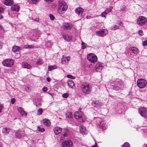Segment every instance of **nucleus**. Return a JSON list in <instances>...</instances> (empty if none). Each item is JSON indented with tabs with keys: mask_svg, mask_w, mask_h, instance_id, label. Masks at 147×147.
I'll use <instances>...</instances> for the list:
<instances>
[{
	"mask_svg": "<svg viewBox=\"0 0 147 147\" xmlns=\"http://www.w3.org/2000/svg\"><path fill=\"white\" fill-rule=\"evenodd\" d=\"M42 90L43 91H44V92H46L47 91V87H44L42 88Z\"/></svg>",
	"mask_w": 147,
	"mask_h": 147,
	"instance_id": "52",
	"label": "nucleus"
},
{
	"mask_svg": "<svg viewBox=\"0 0 147 147\" xmlns=\"http://www.w3.org/2000/svg\"><path fill=\"white\" fill-rule=\"evenodd\" d=\"M98 126L103 130H104L106 129L107 125L106 123L104 121H103V120H102Z\"/></svg>",
	"mask_w": 147,
	"mask_h": 147,
	"instance_id": "17",
	"label": "nucleus"
},
{
	"mask_svg": "<svg viewBox=\"0 0 147 147\" xmlns=\"http://www.w3.org/2000/svg\"><path fill=\"white\" fill-rule=\"evenodd\" d=\"M13 3L12 0H5L4 3L7 5H12Z\"/></svg>",
	"mask_w": 147,
	"mask_h": 147,
	"instance_id": "29",
	"label": "nucleus"
},
{
	"mask_svg": "<svg viewBox=\"0 0 147 147\" xmlns=\"http://www.w3.org/2000/svg\"><path fill=\"white\" fill-rule=\"evenodd\" d=\"M108 32L106 29H102L96 32V34L97 36H104L107 34Z\"/></svg>",
	"mask_w": 147,
	"mask_h": 147,
	"instance_id": "9",
	"label": "nucleus"
},
{
	"mask_svg": "<svg viewBox=\"0 0 147 147\" xmlns=\"http://www.w3.org/2000/svg\"><path fill=\"white\" fill-rule=\"evenodd\" d=\"M33 4H35L36 3L39 1V0H31Z\"/></svg>",
	"mask_w": 147,
	"mask_h": 147,
	"instance_id": "47",
	"label": "nucleus"
},
{
	"mask_svg": "<svg viewBox=\"0 0 147 147\" xmlns=\"http://www.w3.org/2000/svg\"><path fill=\"white\" fill-rule=\"evenodd\" d=\"M67 77L68 78H70L71 79H74L75 78V76H73L71 75H67Z\"/></svg>",
	"mask_w": 147,
	"mask_h": 147,
	"instance_id": "42",
	"label": "nucleus"
},
{
	"mask_svg": "<svg viewBox=\"0 0 147 147\" xmlns=\"http://www.w3.org/2000/svg\"><path fill=\"white\" fill-rule=\"evenodd\" d=\"M73 27L72 25L70 23L65 24L63 26V28L65 30H70Z\"/></svg>",
	"mask_w": 147,
	"mask_h": 147,
	"instance_id": "18",
	"label": "nucleus"
},
{
	"mask_svg": "<svg viewBox=\"0 0 147 147\" xmlns=\"http://www.w3.org/2000/svg\"><path fill=\"white\" fill-rule=\"evenodd\" d=\"M2 29V27L0 25V30H1Z\"/></svg>",
	"mask_w": 147,
	"mask_h": 147,
	"instance_id": "63",
	"label": "nucleus"
},
{
	"mask_svg": "<svg viewBox=\"0 0 147 147\" xmlns=\"http://www.w3.org/2000/svg\"><path fill=\"white\" fill-rule=\"evenodd\" d=\"M20 7L18 4H16L12 5L11 6V9L13 11H19Z\"/></svg>",
	"mask_w": 147,
	"mask_h": 147,
	"instance_id": "20",
	"label": "nucleus"
},
{
	"mask_svg": "<svg viewBox=\"0 0 147 147\" xmlns=\"http://www.w3.org/2000/svg\"><path fill=\"white\" fill-rule=\"evenodd\" d=\"M18 110L21 115H24L25 116L27 115V113L20 107H19L18 108Z\"/></svg>",
	"mask_w": 147,
	"mask_h": 147,
	"instance_id": "25",
	"label": "nucleus"
},
{
	"mask_svg": "<svg viewBox=\"0 0 147 147\" xmlns=\"http://www.w3.org/2000/svg\"><path fill=\"white\" fill-rule=\"evenodd\" d=\"M138 113L140 115L146 119L147 118V109L145 107H141L138 109Z\"/></svg>",
	"mask_w": 147,
	"mask_h": 147,
	"instance_id": "8",
	"label": "nucleus"
},
{
	"mask_svg": "<svg viewBox=\"0 0 147 147\" xmlns=\"http://www.w3.org/2000/svg\"><path fill=\"white\" fill-rule=\"evenodd\" d=\"M115 84L113 86V88L115 90H121L124 87V84L122 81L119 80L118 81H115L114 82Z\"/></svg>",
	"mask_w": 147,
	"mask_h": 147,
	"instance_id": "3",
	"label": "nucleus"
},
{
	"mask_svg": "<svg viewBox=\"0 0 147 147\" xmlns=\"http://www.w3.org/2000/svg\"><path fill=\"white\" fill-rule=\"evenodd\" d=\"M73 145L72 142L69 140L64 142L62 143V147H71Z\"/></svg>",
	"mask_w": 147,
	"mask_h": 147,
	"instance_id": "13",
	"label": "nucleus"
},
{
	"mask_svg": "<svg viewBox=\"0 0 147 147\" xmlns=\"http://www.w3.org/2000/svg\"><path fill=\"white\" fill-rule=\"evenodd\" d=\"M88 59L92 63H94L97 61L96 56L93 53H90L87 56Z\"/></svg>",
	"mask_w": 147,
	"mask_h": 147,
	"instance_id": "7",
	"label": "nucleus"
},
{
	"mask_svg": "<svg viewBox=\"0 0 147 147\" xmlns=\"http://www.w3.org/2000/svg\"><path fill=\"white\" fill-rule=\"evenodd\" d=\"M21 49L19 46H15L12 47V50L14 53H17L20 52Z\"/></svg>",
	"mask_w": 147,
	"mask_h": 147,
	"instance_id": "19",
	"label": "nucleus"
},
{
	"mask_svg": "<svg viewBox=\"0 0 147 147\" xmlns=\"http://www.w3.org/2000/svg\"><path fill=\"white\" fill-rule=\"evenodd\" d=\"M119 28V26H117V25H114L113 27H112V29L113 30H116L118 29Z\"/></svg>",
	"mask_w": 147,
	"mask_h": 147,
	"instance_id": "43",
	"label": "nucleus"
},
{
	"mask_svg": "<svg viewBox=\"0 0 147 147\" xmlns=\"http://www.w3.org/2000/svg\"><path fill=\"white\" fill-rule=\"evenodd\" d=\"M138 34L140 36H142L143 35V32L142 30H139L138 32Z\"/></svg>",
	"mask_w": 147,
	"mask_h": 147,
	"instance_id": "46",
	"label": "nucleus"
},
{
	"mask_svg": "<svg viewBox=\"0 0 147 147\" xmlns=\"http://www.w3.org/2000/svg\"><path fill=\"white\" fill-rule=\"evenodd\" d=\"M97 146V144L96 143V142H95V144L94 145L92 146V147H96Z\"/></svg>",
	"mask_w": 147,
	"mask_h": 147,
	"instance_id": "55",
	"label": "nucleus"
},
{
	"mask_svg": "<svg viewBox=\"0 0 147 147\" xmlns=\"http://www.w3.org/2000/svg\"><path fill=\"white\" fill-rule=\"evenodd\" d=\"M57 68V67L55 65H49L48 67V70L49 71L52 70Z\"/></svg>",
	"mask_w": 147,
	"mask_h": 147,
	"instance_id": "32",
	"label": "nucleus"
},
{
	"mask_svg": "<svg viewBox=\"0 0 147 147\" xmlns=\"http://www.w3.org/2000/svg\"><path fill=\"white\" fill-rule=\"evenodd\" d=\"M107 13H107V11H106L105 10L101 14V16L102 17H104L105 18V15L107 14Z\"/></svg>",
	"mask_w": 147,
	"mask_h": 147,
	"instance_id": "44",
	"label": "nucleus"
},
{
	"mask_svg": "<svg viewBox=\"0 0 147 147\" xmlns=\"http://www.w3.org/2000/svg\"><path fill=\"white\" fill-rule=\"evenodd\" d=\"M22 65L23 67L28 69H30L31 68L30 65L26 62H23L22 63Z\"/></svg>",
	"mask_w": 147,
	"mask_h": 147,
	"instance_id": "22",
	"label": "nucleus"
},
{
	"mask_svg": "<svg viewBox=\"0 0 147 147\" xmlns=\"http://www.w3.org/2000/svg\"><path fill=\"white\" fill-rule=\"evenodd\" d=\"M15 101V99L14 98H12L11 100V102L12 104H13L14 103Z\"/></svg>",
	"mask_w": 147,
	"mask_h": 147,
	"instance_id": "51",
	"label": "nucleus"
},
{
	"mask_svg": "<svg viewBox=\"0 0 147 147\" xmlns=\"http://www.w3.org/2000/svg\"><path fill=\"white\" fill-rule=\"evenodd\" d=\"M66 117L69 118H71L72 117L71 113L70 112H67L66 114Z\"/></svg>",
	"mask_w": 147,
	"mask_h": 147,
	"instance_id": "37",
	"label": "nucleus"
},
{
	"mask_svg": "<svg viewBox=\"0 0 147 147\" xmlns=\"http://www.w3.org/2000/svg\"><path fill=\"white\" fill-rule=\"evenodd\" d=\"M3 16L2 15L0 14V20H1L3 19Z\"/></svg>",
	"mask_w": 147,
	"mask_h": 147,
	"instance_id": "60",
	"label": "nucleus"
},
{
	"mask_svg": "<svg viewBox=\"0 0 147 147\" xmlns=\"http://www.w3.org/2000/svg\"><path fill=\"white\" fill-rule=\"evenodd\" d=\"M14 63L13 60L11 59H6L2 62V64L4 66L8 67L13 66Z\"/></svg>",
	"mask_w": 147,
	"mask_h": 147,
	"instance_id": "5",
	"label": "nucleus"
},
{
	"mask_svg": "<svg viewBox=\"0 0 147 147\" xmlns=\"http://www.w3.org/2000/svg\"><path fill=\"white\" fill-rule=\"evenodd\" d=\"M143 45L144 46H146L147 45V40H145L144 41L143 43Z\"/></svg>",
	"mask_w": 147,
	"mask_h": 147,
	"instance_id": "50",
	"label": "nucleus"
},
{
	"mask_svg": "<svg viewBox=\"0 0 147 147\" xmlns=\"http://www.w3.org/2000/svg\"><path fill=\"white\" fill-rule=\"evenodd\" d=\"M47 82H50L51 81V80L49 77H48L47 78Z\"/></svg>",
	"mask_w": 147,
	"mask_h": 147,
	"instance_id": "53",
	"label": "nucleus"
},
{
	"mask_svg": "<svg viewBox=\"0 0 147 147\" xmlns=\"http://www.w3.org/2000/svg\"><path fill=\"white\" fill-rule=\"evenodd\" d=\"M106 11H107V13H108L109 12H110L111 11V10L110 9H107L106 10Z\"/></svg>",
	"mask_w": 147,
	"mask_h": 147,
	"instance_id": "54",
	"label": "nucleus"
},
{
	"mask_svg": "<svg viewBox=\"0 0 147 147\" xmlns=\"http://www.w3.org/2000/svg\"><path fill=\"white\" fill-rule=\"evenodd\" d=\"M67 84L69 87L71 88H73L75 87V83L72 80H68L67 82Z\"/></svg>",
	"mask_w": 147,
	"mask_h": 147,
	"instance_id": "27",
	"label": "nucleus"
},
{
	"mask_svg": "<svg viewBox=\"0 0 147 147\" xmlns=\"http://www.w3.org/2000/svg\"><path fill=\"white\" fill-rule=\"evenodd\" d=\"M102 120L99 117L94 118L93 121L95 124L98 125Z\"/></svg>",
	"mask_w": 147,
	"mask_h": 147,
	"instance_id": "23",
	"label": "nucleus"
},
{
	"mask_svg": "<svg viewBox=\"0 0 147 147\" xmlns=\"http://www.w3.org/2000/svg\"><path fill=\"white\" fill-rule=\"evenodd\" d=\"M147 84L146 81L143 79H139L137 81V86L140 88H144Z\"/></svg>",
	"mask_w": 147,
	"mask_h": 147,
	"instance_id": "6",
	"label": "nucleus"
},
{
	"mask_svg": "<svg viewBox=\"0 0 147 147\" xmlns=\"http://www.w3.org/2000/svg\"><path fill=\"white\" fill-rule=\"evenodd\" d=\"M53 130L55 134L56 135H57L62 131V128L57 126L54 128Z\"/></svg>",
	"mask_w": 147,
	"mask_h": 147,
	"instance_id": "21",
	"label": "nucleus"
},
{
	"mask_svg": "<svg viewBox=\"0 0 147 147\" xmlns=\"http://www.w3.org/2000/svg\"><path fill=\"white\" fill-rule=\"evenodd\" d=\"M93 105L95 107H99L101 106L102 104L99 101H96L94 102Z\"/></svg>",
	"mask_w": 147,
	"mask_h": 147,
	"instance_id": "31",
	"label": "nucleus"
},
{
	"mask_svg": "<svg viewBox=\"0 0 147 147\" xmlns=\"http://www.w3.org/2000/svg\"><path fill=\"white\" fill-rule=\"evenodd\" d=\"M34 104L35 105L36 107L40 106L41 105L40 100L38 99H35Z\"/></svg>",
	"mask_w": 147,
	"mask_h": 147,
	"instance_id": "30",
	"label": "nucleus"
},
{
	"mask_svg": "<svg viewBox=\"0 0 147 147\" xmlns=\"http://www.w3.org/2000/svg\"><path fill=\"white\" fill-rule=\"evenodd\" d=\"M64 39L67 41L70 40L71 38V37L67 35H63Z\"/></svg>",
	"mask_w": 147,
	"mask_h": 147,
	"instance_id": "33",
	"label": "nucleus"
},
{
	"mask_svg": "<svg viewBox=\"0 0 147 147\" xmlns=\"http://www.w3.org/2000/svg\"><path fill=\"white\" fill-rule=\"evenodd\" d=\"M34 46L32 45H25L24 46L23 48L25 49L27 48L32 49L34 48Z\"/></svg>",
	"mask_w": 147,
	"mask_h": 147,
	"instance_id": "35",
	"label": "nucleus"
},
{
	"mask_svg": "<svg viewBox=\"0 0 147 147\" xmlns=\"http://www.w3.org/2000/svg\"><path fill=\"white\" fill-rule=\"evenodd\" d=\"M83 113L81 111H76L74 113V117L76 119L81 118L82 117Z\"/></svg>",
	"mask_w": 147,
	"mask_h": 147,
	"instance_id": "16",
	"label": "nucleus"
},
{
	"mask_svg": "<svg viewBox=\"0 0 147 147\" xmlns=\"http://www.w3.org/2000/svg\"><path fill=\"white\" fill-rule=\"evenodd\" d=\"M68 96L69 94L68 93H65L63 94L62 95V97L63 98H66L68 97Z\"/></svg>",
	"mask_w": 147,
	"mask_h": 147,
	"instance_id": "45",
	"label": "nucleus"
},
{
	"mask_svg": "<svg viewBox=\"0 0 147 147\" xmlns=\"http://www.w3.org/2000/svg\"><path fill=\"white\" fill-rule=\"evenodd\" d=\"M147 21L146 18L143 16H140L138 17L137 22L139 26H142L146 23Z\"/></svg>",
	"mask_w": 147,
	"mask_h": 147,
	"instance_id": "4",
	"label": "nucleus"
},
{
	"mask_svg": "<svg viewBox=\"0 0 147 147\" xmlns=\"http://www.w3.org/2000/svg\"><path fill=\"white\" fill-rule=\"evenodd\" d=\"M43 112V110L42 109H39L38 110L37 115H40Z\"/></svg>",
	"mask_w": 147,
	"mask_h": 147,
	"instance_id": "40",
	"label": "nucleus"
},
{
	"mask_svg": "<svg viewBox=\"0 0 147 147\" xmlns=\"http://www.w3.org/2000/svg\"><path fill=\"white\" fill-rule=\"evenodd\" d=\"M50 18L51 20H54L55 17L52 14H50L49 15Z\"/></svg>",
	"mask_w": 147,
	"mask_h": 147,
	"instance_id": "49",
	"label": "nucleus"
},
{
	"mask_svg": "<svg viewBox=\"0 0 147 147\" xmlns=\"http://www.w3.org/2000/svg\"><path fill=\"white\" fill-rule=\"evenodd\" d=\"M10 131V129L9 128L6 127H3L2 129V133L4 134H8Z\"/></svg>",
	"mask_w": 147,
	"mask_h": 147,
	"instance_id": "28",
	"label": "nucleus"
},
{
	"mask_svg": "<svg viewBox=\"0 0 147 147\" xmlns=\"http://www.w3.org/2000/svg\"><path fill=\"white\" fill-rule=\"evenodd\" d=\"M39 20L38 19L36 18V19H35L34 20V21L36 22H38L39 21Z\"/></svg>",
	"mask_w": 147,
	"mask_h": 147,
	"instance_id": "59",
	"label": "nucleus"
},
{
	"mask_svg": "<svg viewBox=\"0 0 147 147\" xmlns=\"http://www.w3.org/2000/svg\"><path fill=\"white\" fill-rule=\"evenodd\" d=\"M37 129L38 131H40L41 132H43L45 131V129L44 128H41L39 126H38L37 127Z\"/></svg>",
	"mask_w": 147,
	"mask_h": 147,
	"instance_id": "38",
	"label": "nucleus"
},
{
	"mask_svg": "<svg viewBox=\"0 0 147 147\" xmlns=\"http://www.w3.org/2000/svg\"><path fill=\"white\" fill-rule=\"evenodd\" d=\"M83 11L84 9L80 7H78L75 10L76 13L80 17L82 16Z\"/></svg>",
	"mask_w": 147,
	"mask_h": 147,
	"instance_id": "14",
	"label": "nucleus"
},
{
	"mask_svg": "<svg viewBox=\"0 0 147 147\" xmlns=\"http://www.w3.org/2000/svg\"><path fill=\"white\" fill-rule=\"evenodd\" d=\"M119 24V25L120 26H121L122 25V23L121 22H119V23H118Z\"/></svg>",
	"mask_w": 147,
	"mask_h": 147,
	"instance_id": "61",
	"label": "nucleus"
},
{
	"mask_svg": "<svg viewBox=\"0 0 147 147\" xmlns=\"http://www.w3.org/2000/svg\"><path fill=\"white\" fill-rule=\"evenodd\" d=\"M113 7L112 6H111L110 7L109 9L111 10V11L112 9H113Z\"/></svg>",
	"mask_w": 147,
	"mask_h": 147,
	"instance_id": "62",
	"label": "nucleus"
},
{
	"mask_svg": "<svg viewBox=\"0 0 147 147\" xmlns=\"http://www.w3.org/2000/svg\"><path fill=\"white\" fill-rule=\"evenodd\" d=\"M70 59V56H65L63 55L61 59V63L63 64H66L69 62Z\"/></svg>",
	"mask_w": 147,
	"mask_h": 147,
	"instance_id": "12",
	"label": "nucleus"
},
{
	"mask_svg": "<svg viewBox=\"0 0 147 147\" xmlns=\"http://www.w3.org/2000/svg\"><path fill=\"white\" fill-rule=\"evenodd\" d=\"M45 1L47 2H52L53 1V0H45Z\"/></svg>",
	"mask_w": 147,
	"mask_h": 147,
	"instance_id": "58",
	"label": "nucleus"
},
{
	"mask_svg": "<svg viewBox=\"0 0 147 147\" xmlns=\"http://www.w3.org/2000/svg\"><path fill=\"white\" fill-rule=\"evenodd\" d=\"M43 63V61L41 59H38L37 60V61L36 62V64L37 65H40Z\"/></svg>",
	"mask_w": 147,
	"mask_h": 147,
	"instance_id": "36",
	"label": "nucleus"
},
{
	"mask_svg": "<svg viewBox=\"0 0 147 147\" xmlns=\"http://www.w3.org/2000/svg\"><path fill=\"white\" fill-rule=\"evenodd\" d=\"M82 49H85L86 47V45L82 41Z\"/></svg>",
	"mask_w": 147,
	"mask_h": 147,
	"instance_id": "39",
	"label": "nucleus"
},
{
	"mask_svg": "<svg viewBox=\"0 0 147 147\" xmlns=\"http://www.w3.org/2000/svg\"><path fill=\"white\" fill-rule=\"evenodd\" d=\"M131 50L135 54H137L139 52V51L138 49L135 47H131Z\"/></svg>",
	"mask_w": 147,
	"mask_h": 147,
	"instance_id": "26",
	"label": "nucleus"
},
{
	"mask_svg": "<svg viewBox=\"0 0 147 147\" xmlns=\"http://www.w3.org/2000/svg\"><path fill=\"white\" fill-rule=\"evenodd\" d=\"M2 147L1 143V142H0V147Z\"/></svg>",
	"mask_w": 147,
	"mask_h": 147,
	"instance_id": "64",
	"label": "nucleus"
},
{
	"mask_svg": "<svg viewBox=\"0 0 147 147\" xmlns=\"http://www.w3.org/2000/svg\"><path fill=\"white\" fill-rule=\"evenodd\" d=\"M130 145L128 143L125 142L122 146V147H128Z\"/></svg>",
	"mask_w": 147,
	"mask_h": 147,
	"instance_id": "41",
	"label": "nucleus"
},
{
	"mask_svg": "<svg viewBox=\"0 0 147 147\" xmlns=\"http://www.w3.org/2000/svg\"><path fill=\"white\" fill-rule=\"evenodd\" d=\"M63 134L61 137L60 138L61 141L65 140V138H67L69 134L68 130L66 128H64L63 129Z\"/></svg>",
	"mask_w": 147,
	"mask_h": 147,
	"instance_id": "11",
	"label": "nucleus"
},
{
	"mask_svg": "<svg viewBox=\"0 0 147 147\" xmlns=\"http://www.w3.org/2000/svg\"><path fill=\"white\" fill-rule=\"evenodd\" d=\"M80 87L82 92L86 94H90L92 90L91 86L87 83L83 84L81 85Z\"/></svg>",
	"mask_w": 147,
	"mask_h": 147,
	"instance_id": "1",
	"label": "nucleus"
},
{
	"mask_svg": "<svg viewBox=\"0 0 147 147\" xmlns=\"http://www.w3.org/2000/svg\"><path fill=\"white\" fill-rule=\"evenodd\" d=\"M3 107L1 105H0V112H1V110L3 108Z\"/></svg>",
	"mask_w": 147,
	"mask_h": 147,
	"instance_id": "57",
	"label": "nucleus"
},
{
	"mask_svg": "<svg viewBox=\"0 0 147 147\" xmlns=\"http://www.w3.org/2000/svg\"><path fill=\"white\" fill-rule=\"evenodd\" d=\"M80 132L82 134H86L88 133L86 127L83 125H81L80 126Z\"/></svg>",
	"mask_w": 147,
	"mask_h": 147,
	"instance_id": "15",
	"label": "nucleus"
},
{
	"mask_svg": "<svg viewBox=\"0 0 147 147\" xmlns=\"http://www.w3.org/2000/svg\"><path fill=\"white\" fill-rule=\"evenodd\" d=\"M2 47V43L1 42H0V49H1Z\"/></svg>",
	"mask_w": 147,
	"mask_h": 147,
	"instance_id": "56",
	"label": "nucleus"
},
{
	"mask_svg": "<svg viewBox=\"0 0 147 147\" xmlns=\"http://www.w3.org/2000/svg\"><path fill=\"white\" fill-rule=\"evenodd\" d=\"M15 136L17 138H20L23 136V134L20 130H18L16 132Z\"/></svg>",
	"mask_w": 147,
	"mask_h": 147,
	"instance_id": "24",
	"label": "nucleus"
},
{
	"mask_svg": "<svg viewBox=\"0 0 147 147\" xmlns=\"http://www.w3.org/2000/svg\"><path fill=\"white\" fill-rule=\"evenodd\" d=\"M104 67V64L102 63H97L95 66L94 70L97 72H100Z\"/></svg>",
	"mask_w": 147,
	"mask_h": 147,
	"instance_id": "10",
	"label": "nucleus"
},
{
	"mask_svg": "<svg viewBox=\"0 0 147 147\" xmlns=\"http://www.w3.org/2000/svg\"><path fill=\"white\" fill-rule=\"evenodd\" d=\"M4 10V8L2 7H0V13H3Z\"/></svg>",
	"mask_w": 147,
	"mask_h": 147,
	"instance_id": "48",
	"label": "nucleus"
},
{
	"mask_svg": "<svg viewBox=\"0 0 147 147\" xmlns=\"http://www.w3.org/2000/svg\"><path fill=\"white\" fill-rule=\"evenodd\" d=\"M50 122L49 121L48 119H44L43 120V124L47 126H49L50 125Z\"/></svg>",
	"mask_w": 147,
	"mask_h": 147,
	"instance_id": "34",
	"label": "nucleus"
},
{
	"mask_svg": "<svg viewBox=\"0 0 147 147\" xmlns=\"http://www.w3.org/2000/svg\"><path fill=\"white\" fill-rule=\"evenodd\" d=\"M59 5L57 11L60 13H62L64 11L67 10L68 6L67 3L64 1H59Z\"/></svg>",
	"mask_w": 147,
	"mask_h": 147,
	"instance_id": "2",
	"label": "nucleus"
}]
</instances>
